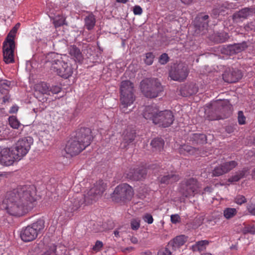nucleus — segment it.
Here are the masks:
<instances>
[{"instance_id":"nucleus-1","label":"nucleus","mask_w":255,"mask_h":255,"mask_svg":"<svg viewBox=\"0 0 255 255\" xmlns=\"http://www.w3.org/2000/svg\"><path fill=\"white\" fill-rule=\"evenodd\" d=\"M36 188L33 185L19 186L6 193L5 209L10 215L20 217L33 207L35 201Z\"/></svg>"},{"instance_id":"nucleus-2","label":"nucleus","mask_w":255,"mask_h":255,"mask_svg":"<svg viewBox=\"0 0 255 255\" xmlns=\"http://www.w3.org/2000/svg\"><path fill=\"white\" fill-rule=\"evenodd\" d=\"M46 63L51 65V69L60 77L67 79L72 76L73 68L71 64L64 62L58 54L51 52L46 56Z\"/></svg>"},{"instance_id":"nucleus-3","label":"nucleus","mask_w":255,"mask_h":255,"mask_svg":"<svg viewBox=\"0 0 255 255\" xmlns=\"http://www.w3.org/2000/svg\"><path fill=\"white\" fill-rule=\"evenodd\" d=\"M142 94L147 98H154L163 91V86L157 78H152L143 80L140 82Z\"/></svg>"},{"instance_id":"nucleus-4","label":"nucleus","mask_w":255,"mask_h":255,"mask_svg":"<svg viewBox=\"0 0 255 255\" xmlns=\"http://www.w3.org/2000/svg\"><path fill=\"white\" fill-rule=\"evenodd\" d=\"M44 228V221L39 219L36 222L23 228L20 232V237L24 242L34 241L38 235L41 233Z\"/></svg>"},{"instance_id":"nucleus-5","label":"nucleus","mask_w":255,"mask_h":255,"mask_svg":"<svg viewBox=\"0 0 255 255\" xmlns=\"http://www.w3.org/2000/svg\"><path fill=\"white\" fill-rule=\"evenodd\" d=\"M200 188L201 185L197 179L191 177L184 180L180 183L179 192L183 197L189 198L194 196Z\"/></svg>"},{"instance_id":"nucleus-6","label":"nucleus","mask_w":255,"mask_h":255,"mask_svg":"<svg viewBox=\"0 0 255 255\" xmlns=\"http://www.w3.org/2000/svg\"><path fill=\"white\" fill-rule=\"evenodd\" d=\"M133 195L132 188L128 184L125 183L119 185L115 188L112 198L116 202L125 203L130 201Z\"/></svg>"},{"instance_id":"nucleus-7","label":"nucleus","mask_w":255,"mask_h":255,"mask_svg":"<svg viewBox=\"0 0 255 255\" xmlns=\"http://www.w3.org/2000/svg\"><path fill=\"white\" fill-rule=\"evenodd\" d=\"M189 70L187 66L183 63L174 64L169 71V77L171 80L179 82L184 81L187 77Z\"/></svg>"},{"instance_id":"nucleus-8","label":"nucleus","mask_w":255,"mask_h":255,"mask_svg":"<svg viewBox=\"0 0 255 255\" xmlns=\"http://www.w3.org/2000/svg\"><path fill=\"white\" fill-rule=\"evenodd\" d=\"M105 190V184L102 180L97 182L84 195L85 202L91 204L101 197Z\"/></svg>"},{"instance_id":"nucleus-9","label":"nucleus","mask_w":255,"mask_h":255,"mask_svg":"<svg viewBox=\"0 0 255 255\" xmlns=\"http://www.w3.org/2000/svg\"><path fill=\"white\" fill-rule=\"evenodd\" d=\"M33 142V138L30 136H27L18 140L14 149L12 150L18 160L20 159L27 153Z\"/></svg>"},{"instance_id":"nucleus-10","label":"nucleus","mask_w":255,"mask_h":255,"mask_svg":"<svg viewBox=\"0 0 255 255\" xmlns=\"http://www.w3.org/2000/svg\"><path fill=\"white\" fill-rule=\"evenodd\" d=\"M91 133L92 131L90 128L83 127L76 131L72 135L86 147L91 144L93 140V137Z\"/></svg>"},{"instance_id":"nucleus-11","label":"nucleus","mask_w":255,"mask_h":255,"mask_svg":"<svg viewBox=\"0 0 255 255\" xmlns=\"http://www.w3.org/2000/svg\"><path fill=\"white\" fill-rule=\"evenodd\" d=\"M174 120V117L171 111L169 110L159 111L154 119V124L158 125L159 127L166 128L169 127Z\"/></svg>"},{"instance_id":"nucleus-12","label":"nucleus","mask_w":255,"mask_h":255,"mask_svg":"<svg viewBox=\"0 0 255 255\" xmlns=\"http://www.w3.org/2000/svg\"><path fill=\"white\" fill-rule=\"evenodd\" d=\"M86 147L83 145L79 140H76L72 135L67 141L64 150L67 154L71 156L76 155L83 151Z\"/></svg>"},{"instance_id":"nucleus-13","label":"nucleus","mask_w":255,"mask_h":255,"mask_svg":"<svg viewBox=\"0 0 255 255\" xmlns=\"http://www.w3.org/2000/svg\"><path fill=\"white\" fill-rule=\"evenodd\" d=\"M248 47L247 42L224 45L220 48L222 54L227 55H232L238 54L245 50Z\"/></svg>"},{"instance_id":"nucleus-14","label":"nucleus","mask_w":255,"mask_h":255,"mask_svg":"<svg viewBox=\"0 0 255 255\" xmlns=\"http://www.w3.org/2000/svg\"><path fill=\"white\" fill-rule=\"evenodd\" d=\"M225 103V102H220L213 105L216 116L213 118L212 120L223 119L230 115L231 106Z\"/></svg>"},{"instance_id":"nucleus-15","label":"nucleus","mask_w":255,"mask_h":255,"mask_svg":"<svg viewBox=\"0 0 255 255\" xmlns=\"http://www.w3.org/2000/svg\"><path fill=\"white\" fill-rule=\"evenodd\" d=\"M15 48V41H6L3 43L2 50L3 60L6 64L13 63L14 60V51Z\"/></svg>"},{"instance_id":"nucleus-16","label":"nucleus","mask_w":255,"mask_h":255,"mask_svg":"<svg viewBox=\"0 0 255 255\" xmlns=\"http://www.w3.org/2000/svg\"><path fill=\"white\" fill-rule=\"evenodd\" d=\"M243 77L241 70L236 68H228L223 74V79L229 83L238 82Z\"/></svg>"},{"instance_id":"nucleus-17","label":"nucleus","mask_w":255,"mask_h":255,"mask_svg":"<svg viewBox=\"0 0 255 255\" xmlns=\"http://www.w3.org/2000/svg\"><path fill=\"white\" fill-rule=\"evenodd\" d=\"M238 165L234 160L226 162L215 167L212 171V176L218 177L221 176L234 168Z\"/></svg>"},{"instance_id":"nucleus-18","label":"nucleus","mask_w":255,"mask_h":255,"mask_svg":"<svg viewBox=\"0 0 255 255\" xmlns=\"http://www.w3.org/2000/svg\"><path fill=\"white\" fill-rule=\"evenodd\" d=\"M16 159H17L13 151L9 148H4L0 152V163L2 165H11Z\"/></svg>"},{"instance_id":"nucleus-19","label":"nucleus","mask_w":255,"mask_h":255,"mask_svg":"<svg viewBox=\"0 0 255 255\" xmlns=\"http://www.w3.org/2000/svg\"><path fill=\"white\" fill-rule=\"evenodd\" d=\"M255 13V9L252 7H245L235 12L232 15V19L235 23L242 22L248 17Z\"/></svg>"},{"instance_id":"nucleus-20","label":"nucleus","mask_w":255,"mask_h":255,"mask_svg":"<svg viewBox=\"0 0 255 255\" xmlns=\"http://www.w3.org/2000/svg\"><path fill=\"white\" fill-rule=\"evenodd\" d=\"M209 16L207 14L200 13L195 18L194 25L196 30H206L209 26Z\"/></svg>"},{"instance_id":"nucleus-21","label":"nucleus","mask_w":255,"mask_h":255,"mask_svg":"<svg viewBox=\"0 0 255 255\" xmlns=\"http://www.w3.org/2000/svg\"><path fill=\"white\" fill-rule=\"evenodd\" d=\"M179 151L181 154H189V155H199L201 156L206 155L205 152L203 148L194 147L188 144L181 145L179 148Z\"/></svg>"},{"instance_id":"nucleus-22","label":"nucleus","mask_w":255,"mask_h":255,"mask_svg":"<svg viewBox=\"0 0 255 255\" xmlns=\"http://www.w3.org/2000/svg\"><path fill=\"white\" fill-rule=\"evenodd\" d=\"M135 136L136 132L134 129L130 128H127L123 133L121 147L122 148H127L130 143L133 141Z\"/></svg>"},{"instance_id":"nucleus-23","label":"nucleus","mask_w":255,"mask_h":255,"mask_svg":"<svg viewBox=\"0 0 255 255\" xmlns=\"http://www.w3.org/2000/svg\"><path fill=\"white\" fill-rule=\"evenodd\" d=\"M180 178L179 175L175 171H171L159 177L158 180L161 184L168 185L177 182Z\"/></svg>"},{"instance_id":"nucleus-24","label":"nucleus","mask_w":255,"mask_h":255,"mask_svg":"<svg viewBox=\"0 0 255 255\" xmlns=\"http://www.w3.org/2000/svg\"><path fill=\"white\" fill-rule=\"evenodd\" d=\"M147 175V169L144 167H139L130 169L127 174V177L130 180L138 181L144 179Z\"/></svg>"},{"instance_id":"nucleus-25","label":"nucleus","mask_w":255,"mask_h":255,"mask_svg":"<svg viewBox=\"0 0 255 255\" xmlns=\"http://www.w3.org/2000/svg\"><path fill=\"white\" fill-rule=\"evenodd\" d=\"M135 100V96L134 93L121 94L120 100L122 103V112L128 113V112L126 111L127 108L133 104Z\"/></svg>"},{"instance_id":"nucleus-26","label":"nucleus","mask_w":255,"mask_h":255,"mask_svg":"<svg viewBox=\"0 0 255 255\" xmlns=\"http://www.w3.org/2000/svg\"><path fill=\"white\" fill-rule=\"evenodd\" d=\"M158 110L153 106H148L145 107L143 112V117L146 120L152 121L154 124V119L158 113Z\"/></svg>"},{"instance_id":"nucleus-27","label":"nucleus","mask_w":255,"mask_h":255,"mask_svg":"<svg viewBox=\"0 0 255 255\" xmlns=\"http://www.w3.org/2000/svg\"><path fill=\"white\" fill-rule=\"evenodd\" d=\"M188 140L193 145L202 144L207 142V136L203 133H192L189 136Z\"/></svg>"},{"instance_id":"nucleus-28","label":"nucleus","mask_w":255,"mask_h":255,"mask_svg":"<svg viewBox=\"0 0 255 255\" xmlns=\"http://www.w3.org/2000/svg\"><path fill=\"white\" fill-rule=\"evenodd\" d=\"M198 91V87L194 83L185 85L180 89L181 96L185 97L195 94Z\"/></svg>"},{"instance_id":"nucleus-29","label":"nucleus","mask_w":255,"mask_h":255,"mask_svg":"<svg viewBox=\"0 0 255 255\" xmlns=\"http://www.w3.org/2000/svg\"><path fill=\"white\" fill-rule=\"evenodd\" d=\"M85 201L79 199L78 198H75L69 201H67L66 205L68 206L67 211L69 212H73L77 210Z\"/></svg>"},{"instance_id":"nucleus-30","label":"nucleus","mask_w":255,"mask_h":255,"mask_svg":"<svg viewBox=\"0 0 255 255\" xmlns=\"http://www.w3.org/2000/svg\"><path fill=\"white\" fill-rule=\"evenodd\" d=\"M69 54L76 62L82 63L84 58L80 49L76 45H71L68 48Z\"/></svg>"},{"instance_id":"nucleus-31","label":"nucleus","mask_w":255,"mask_h":255,"mask_svg":"<svg viewBox=\"0 0 255 255\" xmlns=\"http://www.w3.org/2000/svg\"><path fill=\"white\" fill-rule=\"evenodd\" d=\"M187 240V237L185 235L177 236L168 243V247H172L173 249L175 250L176 248H179L183 246Z\"/></svg>"},{"instance_id":"nucleus-32","label":"nucleus","mask_w":255,"mask_h":255,"mask_svg":"<svg viewBox=\"0 0 255 255\" xmlns=\"http://www.w3.org/2000/svg\"><path fill=\"white\" fill-rule=\"evenodd\" d=\"M134 93L133 84L129 80L123 81L120 86V94Z\"/></svg>"},{"instance_id":"nucleus-33","label":"nucleus","mask_w":255,"mask_h":255,"mask_svg":"<svg viewBox=\"0 0 255 255\" xmlns=\"http://www.w3.org/2000/svg\"><path fill=\"white\" fill-rule=\"evenodd\" d=\"M150 144L156 150L161 151L163 148L164 141L161 138H155L151 140Z\"/></svg>"},{"instance_id":"nucleus-34","label":"nucleus","mask_w":255,"mask_h":255,"mask_svg":"<svg viewBox=\"0 0 255 255\" xmlns=\"http://www.w3.org/2000/svg\"><path fill=\"white\" fill-rule=\"evenodd\" d=\"M11 82L7 80H0V93L2 95L8 93Z\"/></svg>"},{"instance_id":"nucleus-35","label":"nucleus","mask_w":255,"mask_h":255,"mask_svg":"<svg viewBox=\"0 0 255 255\" xmlns=\"http://www.w3.org/2000/svg\"><path fill=\"white\" fill-rule=\"evenodd\" d=\"M85 26L88 30L92 29L96 23V18L93 14H89L85 18Z\"/></svg>"},{"instance_id":"nucleus-36","label":"nucleus","mask_w":255,"mask_h":255,"mask_svg":"<svg viewBox=\"0 0 255 255\" xmlns=\"http://www.w3.org/2000/svg\"><path fill=\"white\" fill-rule=\"evenodd\" d=\"M209 244V242L206 240L198 241L192 246V250L194 252H201L205 249V246Z\"/></svg>"},{"instance_id":"nucleus-37","label":"nucleus","mask_w":255,"mask_h":255,"mask_svg":"<svg viewBox=\"0 0 255 255\" xmlns=\"http://www.w3.org/2000/svg\"><path fill=\"white\" fill-rule=\"evenodd\" d=\"M227 13L226 12V7L223 6H219L213 9L211 14L214 18H217L219 15H225Z\"/></svg>"},{"instance_id":"nucleus-38","label":"nucleus","mask_w":255,"mask_h":255,"mask_svg":"<svg viewBox=\"0 0 255 255\" xmlns=\"http://www.w3.org/2000/svg\"><path fill=\"white\" fill-rule=\"evenodd\" d=\"M35 91L42 94H47L49 92V88L47 84L44 82H41L35 85Z\"/></svg>"},{"instance_id":"nucleus-39","label":"nucleus","mask_w":255,"mask_h":255,"mask_svg":"<svg viewBox=\"0 0 255 255\" xmlns=\"http://www.w3.org/2000/svg\"><path fill=\"white\" fill-rule=\"evenodd\" d=\"M230 38L228 33L222 32L217 33L215 36V40L218 43H223L227 41Z\"/></svg>"},{"instance_id":"nucleus-40","label":"nucleus","mask_w":255,"mask_h":255,"mask_svg":"<svg viewBox=\"0 0 255 255\" xmlns=\"http://www.w3.org/2000/svg\"><path fill=\"white\" fill-rule=\"evenodd\" d=\"M55 28L61 26L63 25H67L68 24L66 21V18L63 16L58 15L55 17L53 22Z\"/></svg>"},{"instance_id":"nucleus-41","label":"nucleus","mask_w":255,"mask_h":255,"mask_svg":"<svg viewBox=\"0 0 255 255\" xmlns=\"http://www.w3.org/2000/svg\"><path fill=\"white\" fill-rule=\"evenodd\" d=\"M8 123L10 126L14 129H17L20 126V122L18 121L16 117L10 116L8 118Z\"/></svg>"},{"instance_id":"nucleus-42","label":"nucleus","mask_w":255,"mask_h":255,"mask_svg":"<svg viewBox=\"0 0 255 255\" xmlns=\"http://www.w3.org/2000/svg\"><path fill=\"white\" fill-rule=\"evenodd\" d=\"M237 214V210L235 208H228L224 211V215L226 219H230Z\"/></svg>"},{"instance_id":"nucleus-43","label":"nucleus","mask_w":255,"mask_h":255,"mask_svg":"<svg viewBox=\"0 0 255 255\" xmlns=\"http://www.w3.org/2000/svg\"><path fill=\"white\" fill-rule=\"evenodd\" d=\"M154 55L152 52H148L145 54V59L144 62L146 64L150 65L153 63L154 58Z\"/></svg>"},{"instance_id":"nucleus-44","label":"nucleus","mask_w":255,"mask_h":255,"mask_svg":"<svg viewBox=\"0 0 255 255\" xmlns=\"http://www.w3.org/2000/svg\"><path fill=\"white\" fill-rule=\"evenodd\" d=\"M56 246L52 244L48 247V250L41 255H57L56 254Z\"/></svg>"},{"instance_id":"nucleus-45","label":"nucleus","mask_w":255,"mask_h":255,"mask_svg":"<svg viewBox=\"0 0 255 255\" xmlns=\"http://www.w3.org/2000/svg\"><path fill=\"white\" fill-rule=\"evenodd\" d=\"M236 173L241 179L249 174L250 168L249 167H244L242 170H239Z\"/></svg>"},{"instance_id":"nucleus-46","label":"nucleus","mask_w":255,"mask_h":255,"mask_svg":"<svg viewBox=\"0 0 255 255\" xmlns=\"http://www.w3.org/2000/svg\"><path fill=\"white\" fill-rule=\"evenodd\" d=\"M247 202V199L242 195H238L235 198V202L238 205H242Z\"/></svg>"},{"instance_id":"nucleus-47","label":"nucleus","mask_w":255,"mask_h":255,"mask_svg":"<svg viewBox=\"0 0 255 255\" xmlns=\"http://www.w3.org/2000/svg\"><path fill=\"white\" fill-rule=\"evenodd\" d=\"M140 220L138 219H132L130 222L131 228L133 230H137L140 227Z\"/></svg>"},{"instance_id":"nucleus-48","label":"nucleus","mask_w":255,"mask_h":255,"mask_svg":"<svg viewBox=\"0 0 255 255\" xmlns=\"http://www.w3.org/2000/svg\"><path fill=\"white\" fill-rule=\"evenodd\" d=\"M238 120L239 125H242L246 124V117L242 111H240L238 114Z\"/></svg>"},{"instance_id":"nucleus-49","label":"nucleus","mask_w":255,"mask_h":255,"mask_svg":"<svg viewBox=\"0 0 255 255\" xmlns=\"http://www.w3.org/2000/svg\"><path fill=\"white\" fill-rule=\"evenodd\" d=\"M169 58L166 53L162 54L159 58V62L162 65L166 64L169 61Z\"/></svg>"},{"instance_id":"nucleus-50","label":"nucleus","mask_w":255,"mask_h":255,"mask_svg":"<svg viewBox=\"0 0 255 255\" xmlns=\"http://www.w3.org/2000/svg\"><path fill=\"white\" fill-rule=\"evenodd\" d=\"M170 249V247H168L167 245L165 248L160 250L158 252L157 255H171V252Z\"/></svg>"},{"instance_id":"nucleus-51","label":"nucleus","mask_w":255,"mask_h":255,"mask_svg":"<svg viewBox=\"0 0 255 255\" xmlns=\"http://www.w3.org/2000/svg\"><path fill=\"white\" fill-rule=\"evenodd\" d=\"M243 233L245 234L250 233L251 234H255V228L254 226L246 227L243 230Z\"/></svg>"},{"instance_id":"nucleus-52","label":"nucleus","mask_w":255,"mask_h":255,"mask_svg":"<svg viewBox=\"0 0 255 255\" xmlns=\"http://www.w3.org/2000/svg\"><path fill=\"white\" fill-rule=\"evenodd\" d=\"M16 33L14 31H13L12 29L10 31V32L8 33L6 38L5 40L6 41L11 40L12 41H14V39L16 36Z\"/></svg>"},{"instance_id":"nucleus-53","label":"nucleus","mask_w":255,"mask_h":255,"mask_svg":"<svg viewBox=\"0 0 255 255\" xmlns=\"http://www.w3.org/2000/svg\"><path fill=\"white\" fill-rule=\"evenodd\" d=\"M143 220L148 224H151L153 221L152 216L149 214H146L143 217Z\"/></svg>"},{"instance_id":"nucleus-54","label":"nucleus","mask_w":255,"mask_h":255,"mask_svg":"<svg viewBox=\"0 0 255 255\" xmlns=\"http://www.w3.org/2000/svg\"><path fill=\"white\" fill-rule=\"evenodd\" d=\"M103 246V244L102 242L97 241L95 246L93 247V250L94 251H98L102 248Z\"/></svg>"},{"instance_id":"nucleus-55","label":"nucleus","mask_w":255,"mask_h":255,"mask_svg":"<svg viewBox=\"0 0 255 255\" xmlns=\"http://www.w3.org/2000/svg\"><path fill=\"white\" fill-rule=\"evenodd\" d=\"M133 11L135 15H140L142 12V9L140 6L135 5L133 7Z\"/></svg>"},{"instance_id":"nucleus-56","label":"nucleus","mask_w":255,"mask_h":255,"mask_svg":"<svg viewBox=\"0 0 255 255\" xmlns=\"http://www.w3.org/2000/svg\"><path fill=\"white\" fill-rule=\"evenodd\" d=\"M180 216L177 215H172L171 216V221L172 223L176 224L177 223H179L180 222Z\"/></svg>"},{"instance_id":"nucleus-57","label":"nucleus","mask_w":255,"mask_h":255,"mask_svg":"<svg viewBox=\"0 0 255 255\" xmlns=\"http://www.w3.org/2000/svg\"><path fill=\"white\" fill-rule=\"evenodd\" d=\"M240 180V177H239L238 174L237 173H236V174L231 176L228 179V181L229 182H237Z\"/></svg>"},{"instance_id":"nucleus-58","label":"nucleus","mask_w":255,"mask_h":255,"mask_svg":"<svg viewBox=\"0 0 255 255\" xmlns=\"http://www.w3.org/2000/svg\"><path fill=\"white\" fill-rule=\"evenodd\" d=\"M248 211L252 215H255V204H251L248 206Z\"/></svg>"},{"instance_id":"nucleus-59","label":"nucleus","mask_w":255,"mask_h":255,"mask_svg":"<svg viewBox=\"0 0 255 255\" xmlns=\"http://www.w3.org/2000/svg\"><path fill=\"white\" fill-rule=\"evenodd\" d=\"M225 130L227 133H231L234 131L235 128L231 126H228L225 128Z\"/></svg>"},{"instance_id":"nucleus-60","label":"nucleus","mask_w":255,"mask_h":255,"mask_svg":"<svg viewBox=\"0 0 255 255\" xmlns=\"http://www.w3.org/2000/svg\"><path fill=\"white\" fill-rule=\"evenodd\" d=\"M4 95H5L2 98V102L4 104L6 103V102H8L10 97L8 93Z\"/></svg>"},{"instance_id":"nucleus-61","label":"nucleus","mask_w":255,"mask_h":255,"mask_svg":"<svg viewBox=\"0 0 255 255\" xmlns=\"http://www.w3.org/2000/svg\"><path fill=\"white\" fill-rule=\"evenodd\" d=\"M18 107L17 106H12L10 111H9V112L10 113H15L16 112H17V111H18Z\"/></svg>"},{"instance_id":"nucleus-62","label":"nucleus","mask_w":255,"mask_h":255,"mask_svg":"<svg viewBox=\"0 0 255 255\" xmlns=\"http://www.w3.org/2000/svg\"><path fill=\"white\" fill-rule=\"evenodd\" d=\"M20 26V23H17L15 26L11 29L13 31H14L15 33L17 32L18 29L19 28Z\"/></svg>"},{"instance_id":"nucleus-63","label":"nucleus","mask_w":255,"mask_h":255,"mask_svg":"<svg viewBox=\"0 0 255 255\" xmlns=\"http://www.w3.org/2000/svg\"><path fill=\"white\" fill-rule=\"evenodd\" d=\"M130 240L131 242V243L134 244H137V243H138V240L135 237H133V236L131 237L130 239Z\"/></svg>"},{"instance_id":"nucleus-64","label":"nucleus","mask_w":255,"mask_h":255,"mask_svg":"<svg viewBox=\"0 0 255 255\" xmlns=\"http://www.w3.org/2000/svg\"><path fill=\"white\" fill-rule=\"evenodd\" d=\"M181 2L185 4H190L192 3L194 0H180Z\"/></svg>"}]
</instances>
